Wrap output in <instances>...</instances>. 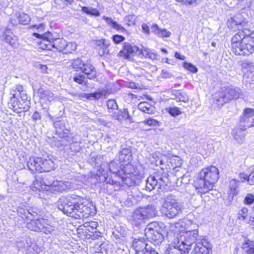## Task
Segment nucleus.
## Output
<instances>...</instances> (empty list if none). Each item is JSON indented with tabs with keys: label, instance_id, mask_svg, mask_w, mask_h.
<instances>
[{
	"label": "nucleus",
	"instance_id": "obj_1",
	"mask_svg": "<svg viewBox=\"0 0 254 254\" xmlns=\"http://www.w3.org/2000/svg\"><path fill=\"white\" fill-rule=\"evenodd\" d=\"M195 224L187 219L170 224L168 237L171 244L166 254H189L198 236Z\"/></svg>",
	"mask_w": 254,
	"mask_h": 254
},
{
	"label": "nucleus",
	"instance_id": "obj_2",
	"mask_svg": "<svg viewBox=\"0 0 254 254\" xmlns=\"http://www.w3.org/2000/svg\"><path fill=\"white\" fill-rule=\"evenodd\" d=\"M120 166L116 161H112L109 165L108 170L102 169V171H98L97 175L104 177L106 179L111 176L113 183L125 184L128 187L138 184L144 178V172L142 170L135 169L131 164H126L121 170Z\"/></svg>",
	"mask_w": 254,
	"mask_h": 254
},
{
	"label": "nucleus",
	"instance_id": "obj_3",
	"mask_svg": "<svg viewBox=\"0 0 254 254\" xmlns=\"http://www.w3.org/2000/svg\"><path fill=\"white\" fill-rule=\"evenodd\" d=\"M58 207L64 214L75 218H87L96 212L92 201L75 195L61 197L58 201Z\"/></svg>",
	"mask_w": 254,
	"mask_h": 254
},
{
	"label": "nucleus",
	"instance_id": "obj_4",
	"mask_svg": "<svg viewBox=\"0 0 254 254\" xmlns=\"http://www.w3.org/2000/svg\"><path fill=\"white\" fill-rule=\"evenodd\" d=\"M219 178V170L214 166L202 169L197 174L194 185L198 193L204 194L212 190Z\"/></svg>",
	"mask_w": 254,
	"mask_h": 254
},
{
	"label": "nucleus",
	"instance_id": "obj_5",
	"mask_svg": "<svg viewBox=\"0 0 254 254\" xmlns=\"http://www.w3.org/2000/svg\"><path fill=\"white\" fill-rule=\"evenodd\" d=\"M10 104L12 110L19 113L29 110V100L22 85H16L10 90Z\"/></svg>",
	"mask_w": 254,
	"mask_h": 254
},
{
	"label": "nucleus",
	"instance_id": "obj_6",
	"mask_svg": "<svg viewBox=\"0 0 254 254\" xmlns=\"http://www.w3.org/2000/svg\"><path fill=\"white\" fill-rule=\"evenodd\" d=\"M28 169L32 172H48L57 168L56 160L49 156L41 158L32 156L29 158L27 163Z\"/></svg>",
	"mask_w": 254,
	"mask_h": 254
},
{
	"label": "nucleus",
	"instance_id": "obj_7",
	"mask_svg": "<svg viewBox=\"0 0 254 254\" xmlns=\"http://www.w3.org/2000/svg\"><path fill=\"white\" fill-rule=\"evenodd\" d=\"M167 233L165 226L162 223L152 222L145 229L147 238L157 245L162 243Z\"/></svg>",
	"mask_w": 254,
	"mask_h": 254
},
{
	"label": "nucleus",
	"instance_id": "obj_8",
	"mask_svg": "<svg viewBox=\"0 0 254 254\" xmlns=\"http://www.w3.org/2000/svg\"><path fill=\"white\" fill-rule=\"evenodd\" d=\"M241 95V91L239 88L228 87L222 88L221 91L216 93L213 99L218 106H222L231 100L238 99Z\"/></svg>",
	"mask_w": 254,
	"mask_h": 254
},
{
	"label": "nucleus",
	"instance_id": "obj_9",
	"mask_svg": "<svg viewBox=\"0 0 254 254\" xmlns=\"http://www.w3.org/2000/svg\"><path fill=\"white\" fill-rule=\"evenodd\" d=\"M182 208V206L178 203L175 197L169 195L165 197L161 212L167 217L172 218L181 213Z\"/></svg>",
	"mask_w": 254,
	"mask_h": 254
},
{
	"label": "nucleus",
	"instance_id": "obj_10",
	"mask_svg": "<svg viewBox=\"0 0 254 254\" xmlns=\"http://www.w3.org/2000/svg\"><path fill=\"white\" fill-rule=\"evenodd\" d=\"M18 214L24 220L30 221L27 222V228L34 231H42L44 224H46V220L44 219H34V216L28 210L22 208H19L17 210Z\"/></svg>",
	"mask_w": 254,
	"mask_h": 254
},
{
	"label": "nucleus",
	"instance_id": "obj_11",
	"mask_svg": "<svg viewBox=\"0 0 254 254\" xmlns=\"http://www.w3.org/2000/svg\"><path fill=\"white\" fill-rule=\"evenodd\" d=\"M232 20L234 21V23L235 25L238 26L239 28V31L232 39V48L234 52L236 53L237 48L235 47V45L238 46L237 44H240L241 43V42L243 41V39L250 34V33L252 30L249 28H247L248 21L246 19L243 21L235 20L233 19Z\"/></svg>",
	"mask_w": 254,
	"mask_h": 254
},
{
	"label": "nucleus",
	"instance_id": "obj_12",
	"mask_svg": "<svg viewBox=\"0 0 254 254\" xmlns=\"http://www.w3.org/2000/svg\"><path fill=\"white\" fill-rule=\"evenodd\" d=\"M235 45L236 47L237 55H249L254 53V31L252 30L250 34L245 37L241 43Z\"/></svg>",
	"mask_w": 254,
	"mask_h": 254
},
{
	"label": "nucleus",
	"instance_id": "obj_13",
	"mask_svg": "<svg viewBox=\"0 0 254 254\" xmlns=\"http://www.w3.org/2000/svg\"><path fill=\"white\" fill-rule=\"evenodd\" d=\"M169 183L168 174L166 172H163L162 173L161 176L159 175L149 176L146 180V188L147 190L150 191L156 187L161 189L164 185L167 186Z\"/></svg>",
	"mask_w": 254,
	"mask_h": 254
},
{
	"label": "nucleus",
	"instance_id": "obj_14",
	"mask_svg": "<svg viewBox=\"0 0 254 254\" xmlns=\"http://www.w3.org/2000/svg\"><path fill=\"white\" fill-rule=\"evenodd\" d=\"M183 163L182 159L176 155H169L167 156L162 155L161 156L160 158H159L156 161L155 164L156 165H164L167 164L165 169H174L180 167Z\"/></svg>",
	"mask_w": 254,
	"mask_h": 254
},
{
	"label": "nucleus",
	"instance_id": "obj_15",
	"mask_svg": "<svg viewBox=\"0 0 254 254\" xmlns=\"http://www.w3.org/2000/svg\"><path fill=\"white\" fill-rule=\"evenodd\" d=\"M138 50V48L133 44L124 43L123 49L118 53V57L127 59L129 62H134L133 57Z\"/></svg>",
	"mask_w": 254,
	"mask_h": 254
},
{
	"label": "nucleus",
	"instance_id": "obj_16",
	"mask_svg": "<svg viewBox=\"0 0 254 254\" xmlns=\"http://www.w3.org/2000/svg\"><path fill=\"white\" fill-rule=\"evenodd\" d=\"M75 189L76 188L73 184L69 182H63L61 181H54L52 184L49 183L48 185V191L52 192H62L67 189Z\"/></svg>",
	"mask_w": 254,
	"mask_h": 254
},
{
	"label": "nucleus",
	"instance_id": "obj_17",
	"mask_svg": "<svg viewBox=\"0 0 254 254\" xmlns=\"http://www.w3.org/2000/svg\"><path fill=\"white\" fill-rule=\"evenodd\" d=\"M98 226V224L96 222H86L78 228V233L86 236V238H90L92 236V234L96 232Z\"/></svg>",
	"mask_w": 254,
	"mask_h": 254
},
{
	"label": "nucleus",
	"instance_id": "obj_18",
	"mask_svg": "<svg viewBox=\"0 0 254 254\" xmlns=\"http://www.w3.org/2000/svg\"><path fill=\"white\" fill-rule=\"evenodd\" d=\"M212 246L206 239H202L194 247V254H209L212 252Z\"/></svg>",
	"mask_w": 254,
	"mask_h": 254
},
{
	"label": "nucleus",
	"instance_id": "obj_19",
	"mask_svg": "<svg viewBox=\"0 0 254 254\" xmlns=\"http://www.w3.org/2000/svg\"><path fill=\"white\" fill-rule=\"evenodd\" d=\"M40 95V102L43 109H47L51 102L54 100L53 93L49 90H38Z\"/></svg>",
	"mask_w": 254,
	"mask_h": 254
},
{
	"label": "nucleus",
	"instance_id": "obj_20",
	"mask_svg": "<svg viewBox=\"0 0 254 254\" xmlns=\"http://www.w3.org/2000/svg\"><path fill=\"white\" fill-rule=\"evenodd\" d=\"M0 39L2 41L9 44L11 47L16 48L18 46V39L14 36L10 29H6L0 36Z\"/></svg>",
	"mask_w": 254,
	"mask_h": 254
},
{
	"label": "nucleus",
	"instance_id": "obj_21",
	"mask_svg": "<svg viewBox=\"0 0 254 254\" xmlns=\"http://www.w3.org/2000/svg\"><path fill=\"white\" fill-rule=\"evenodd\" d=\"M147 246V244L146 243L144 238L135 239L133 241L132 245V247L136 252L135 254H146V252H148L146 248Z\"/></svg>",
	"mask_w": 254,
	"mask_h": 254
},
{
	"label": "nucleus",
	"instance_id": "obj_22",
	"mask_svg": "<svg viewBox=\"0 0 254 254\" xmlns=\"http://www.w3.org/2000/svg\"><path fill=\"white\" fill-rule=\"evenodd\" d=\"M247 125L241 124L238 127H236L232 131V135L235 140L239 143H243L245 138L244 131L248 128Z\"/></svg>",
	"mask_w": 254,
	"mask_h": 254
},
{
	"label": "nucleus",
	"instance_id": "obj_23",
	"mask_svg": "<svg viewBox=\"0 0 254 254\" xmlns=\"http://www.w3.org/2000/svg\"><path fill=\"white\" fill-rule=\"evenodd\" d=\"M240 182L235 179H231L229 182V190L228 192V199L229 202L232 201L234 197L238 193V188Z\"/></svg>",
	"mask_w": 254,
	"mask_h": 254
},
{
	"label": "nucleus",
	"instance_id": "obj_24",
	"mask_svg": "<svg viewBox=\"0 0 254 254\" xmlns=\"http://www.w3.org/2000/svg\"><path fill=\"white\" fill-rule=\"evenodd\" d=\"M31 20L30 16L27 14L23 12L16 13L11 19V22L13 24H17L18 23L27 25L29 24Z\"/></svg>",
	"mask_w": 254,
	"mask_h": 254
},
{
	"label": "nucleus",
	"instance_id": "obj_25",
	"mask_svg": "<svg viewBox=\"0 0 254 254\" xmlns=\"http://www.w3.org/2000/svg\"><path fill=\"white\" fill-rule=\"evenodd\" d=\"M118 158L120 163H123L121 166L129 164V162L131 160V153L130 149L128 148L123 149L120 153Z\"/></svg>",
	"mask_w": 254,
	"mask_h": 254
},
{
	"label": "nucleus",
	"instance_id": "obj_26",
	"mask_svg": "<svg viewBox=\"0 0 254 254\" xmlns=\"http://www.w3.org/2000/svg\"><path fill=\"white\" fill-rule=\"evenodd\" d=\"M96 44L98 46V53L100 56H103L105 54H108L109 51V46L110 45L109 41L105 39H101L96 41Z\"/></svg>",
	"mask_w": 254,
	"mask_h": 254
},
{
	"label": "nucleus",
	"instance_id": "obj_27",
	"mask_svg": "<svg viewBox=\"0 0 254 254\" xmlns=\"http://www.w3.org/2000/svg\"><path fill=\"white\" fill-rule=\"evenodd\" d=\"M143 214L144 219L153 217L157 214V210L154 206L149 205L145 207L139 208Z\"/></svg>",
	"mask_w": 254,
	"mask_h": 254
},
{
	"label": "nucleus",
	"instance_id": "obj_28",
	"mask_svg": "<svg viewBox=\"0 0 254 254\" xmlns=\"http://www.w3.org/2000/svg\"><path fill=\"white\" fill-rule=\"evenodd\" d=\"M151 29L152 32L161 38H168L169 37L171 34V33L166 29L159 28L156 24L152 26Z\"/></svg>",
	"mask_w": 254,
	"mask_h": 254
},
{
	"label": "nucleus",
	"instance_id": "obj_29",
	"mask_svg": "<svg viewBox=\"0 0 254 254\" xmlns=\"http://www.w3.org/2000/svg\"><path fill=\"white\" fill-rule=\"evenodd\" d=\"M48 185H49V183L46 184L43 181L36 180L33 182L31 186V190L33 191H48Z\"/></svg>",
	"mask_w": 254,
	"mask_h": 254
},
{
	"label": "nucleus",
	"instance_id": "obj_30",
	"mask_svg": "<svg viewBox=\"0 0 254 254\" xmlns=\"http://www.w3.org/2000/svg\"><path fill=\"white\" fill-rule=\"evenodd\" d=\"M80 68L82 71L87 75V78L92 79L95 77L96 71L92 64H81Z\"/></svg>",
	"mask_w": 254,
	"mask_h": 254
},
{
	"label": "nucleus",
	"instance_id": "obj_31",
	"mask_svg": "<svg viewBox=\"0 0 254 254\" xmlns=\"http://www.w3.org/2000/svg\"><path fill=\"white\" fill-rule=\"evenodd\" d=\"M42 231L47 235H51L54 236H57L59 234L58 229L55 226L49 224L47 220H46V224H44Z\"/></svg>",
	"mask_w": 254,
	"mask_h": 254
},
{
	"label": "nucleus",
	"instance_id": "obj_32",
	"mask_svg": "<svg viewBox=\"0 0 254 254\" xmlns=\"http://www.w3.org/2000/svg\"><path fill=\"white\" fill-rule=\"evenodd\" d=\"M103 18L109 26H111L113 29H116L118 31L123 33L126 31L124 27L116 21H113L111 18L103 16Z\"/></svg>",
	"mask_w": 254,
	"mask_h": 254
},
{
	"label": "nucleus",
	"instance_id": "obj_33",
	"mask_svg": "<svg viewBox=\"0 0 254 254\" xmlns=\"http://www.w3.org/2000/svg\"><path fill=\"white\" fill-rule=\"evenodd\" d=\"M254 116V109L251 108H246L243 113V117L240 119V123H246V125L248 123V119Z\"/></svg>",
	"mask_w": 254,
	"mask_h": 254
},
{
	"label": "nucleus",
	"instance_id": "obj_34",
	"mask_svg": "<svg viewBox=\"0 0 254 254\" xmlns=\"http://www.w3.org/2000/svg\"><path fill=\"white\" fill-rule=\"evenodd\" d=\"M52 45L53 49H55L59 51H61L65 48L66 42L63 39L58 38L52 42Z\"/></svg>",
	"mask_w": 254,
	"mask_h": 254
},
{
	"label": "nucleus",
	"instance_id": "obj_35",
	"mask_svg": "<svg viewBox=\"0 0 254 254\" xmlns=\"http://www.w3.org/2000/svg\"><path fill=\"white\" fill-rule=\"evenodd\" d=\"M145 219L143 214L142 213L140 208L136 209L132 215V222H134L135 225L140 224Z\"/></svg>",
	"mask_w": 254,
	"mask_h": 254
},
{
	"label": "nucleus",
	"instance_id": "obj_36",
	"mask_svg": "<svg viewBox=\"0 0 254 254\" xmlns=\"http://www.w3.org/2000/svg\"><path fill=\"white\" fill-rule=\"evenodd\" d=\"M172 94L175 96L178 101L187 103L189 101L188 96L184 92L179 90L172 91Z\"/></svg>",
	"mask_w": 254,
	"mask_h": 254
},
{
	"label": "nucleus",
	"instance_id": "obj_37",
	"mask_svg": "<svg viewBox=\"0 0 254 254\" xmlns=\"http://www.w3.org/2000/svg\"><path fill=\"white\" fill-rule=\"evenodd\" d=\"M138 109L144 113L150 114L153 112V107L146 102H140L138 105Z\"/></svg>",
	"mask_w": 254,
	"mask_h": 254
},
{
	"label": "nucleus",
	"instance_id": "obj_38",
	"mask_svg": "<svg viewBox=\"0 0 254 254\" xmlns=\"http://www.w3.org/2000/svg\"><path fill=\"white\" fill-rule=\"evenodd\" d=\"M141 53L146 58H148L152 60L157 59L158 57L156 54L151 52L150 49L146 48H143L141 50Z\"/></svg>",
	"mask_w": 254,
	"mask_h": 254
},
{
	"label": "nucleus",
	"instance_id": "obj_39",
	"mask_svg": "<svg viewBox=\"0 0 254 254\" xmlns=\"http://www.w3.org/2000/svg\"><path fill=\"white\" fill-rule=\"evenodd\" d=\"M243 248L247 254H254V242L250 240L247 241L243 244Z\"/></svg>",
	"mask_w": 254,
	"mask_h": 254
},
{
	"label": "nucleus",
	"instance_id": "obj_40",
	"mask_svg": "<svg viewBox=\"0 0 254 254\" xmlns=\"http://www.w3.org/2000/svg\"><path fill=\"white\" fill-rule=\"evenodd\" d=\"M40 48L43 50H53V45L52 42L46 39H43L40 42Z\"/></svg>",
	"mask_w": 254,
	"mask_h": 254
},
{
	"label": "nucleus",
	"instance_id": "obj_41",
	"mask_svg": "<svg viewBox=\"0 0 254 254\" xmlns=\"http://www.w3.org/2000/svg\"><path fill=\"white\" fill-rule=\"evenodd\" d=\"M248 216V209L246 207H242L237 214V218L239 220L244 221Z\"/></svg>",
	"mask_w": 254,
	"mask_h": 254
},
{
	"label": "nucleus",
	"instance_id": "obj_42",
	"mask_svg": "<svg viewBox=\"0 0 254 254\" xmlns=\"http://www.w3.org/2000/svg\"><path fill=\"white\" fill-rule=\"evenodd\" d=\"M82 10L88 14H90L95 16H99L100 15L99 10L96 8L84 6L82 7Z\"/></svg>",
	"mask_w": 254,
	"mask_h": 254
},
{
	"label": "nucleus",
	"instance_id": "obj_43",
	"mask_svg": "<svg viewBox=\"0 0 254 254\" xmlns=\"http://www.w3.org/2000/svg\"><path fill=\"white\" fill-rule=\"evenodd\" d=\"M169 113L173 117H176L182 114V112L176 107H171L168 109Z\"/></svg>",
	"mask_w": 254,
	"mask_h": 254
},
{
	"label": "nucleus",
	"instance_id": "obj_44",
	"mask_svg": "<svg viewBox=\"0 0 254 254\" xmlns=\"http://www.w3.org/2000/svg\"><path fill=\"white\" fill-rule=\"evenodd\" d=\"M136 17L134 14H129L127 15L125 17V20L128 22V25H134L135 23Z\"/></svg>",
	"mask_w": 254,
	"mask_h": 254
},
{
	"label": "nucleus",
	"instance_id": "obj_45",
	"mask_svg": "<svg viewBox=\"0 0 254 254\" xmlns=\"http://www.w3.org/2000/svg\"><path fill=\"white\" fill-rule=\"evenodd\" d=\"M244 202L246 204H251L254 202V195L251 193H248L246 196Z\"/></svg>",
	"mask_w": 254,
	"mask_h": 254
},
{
	"label": "nucleus",
	"instance_id": "obj_46",
	"mask_svg": "<svg viewBox=\"0 0 254 254\" xmlns=\"http://www.w3.org/2000/svg\"><path fill=\"white\" fill-rule=\"evenodd\" d=\"M107 106L109 109L117 110L118 109L117 104L114 100H109L107 101Z\"/></svg>",
	"mask_w": 254,
	"mask_h": 254
},
{
	"label": "nucleus",
	"instance_id": "obj_47",
	"mask_svg": "<svg viewBox=\"0 0 254 254\" xmlns=\"http://www.w3.org/2000/svg\"><path fill=\"white\" fill-rule=\"evenodd\" d=\"M143 123L145 125H147L149 126L156 127L157 126H159V122L153 119H149L148 120H145L143 121Z\"/></svg>",
	"mask_w": 254,
	"mask_h": 254
},
{
	"label": "nucleus",
	"instance_id": "obj_48",
	"mask_svg": "<svg viewBox=\"0 0 254 254\" xmlns=\"http://www.w3.org/2000/svg\"><path fill=\"white\" fill-rule=\"evenodd\" d=\"M115 240L116 243L124 244L127 242V239L125 236H123L121 237L118 235L116 234L114 235Z\"/></svg>",
	"mask_w": 254,
	"mask_h": 254
},
{
	"label": "nucleus",
	"instance_id": "obj_49",
	"mask_svg": "<svg viewBox=\"0 0 254 254\" xmlns=\"http://www.w3.org/2000/svg\"><path fill=\"white\" fill-rule=\"evenodd\" d=\"M183 67L192 73H196L197 71V67L193 64H183Z\"/></svg>",
	"mask_w": 254,
	"mask_h": 254
},
{
	"label": "nucleus",
	"instance_id": "obj_50",
	"mask_svg": "<svg viewBox=\"0 0 254 254\" xmlns=\"http://www.w3.org/2000/svg\"><path fill=\"white\" fill-rule=\"evenodd\" d=\"M104 95H105V92L101 91L100 92H97L89 94L88 95V98L92 97L95 99H98L100 98Z\"/></svg>",
	"mask_w": 254,
	"mask_h": 254
},
{
	"label": "nucleus",
	"instance_id": "obj_51",
	"mask_svg": "<svg viewBox=\"0 0 254 254\" xmlns=\"http://www.w3.org/2000/svg\"><path fill=\"white\" fill-rule=\"evenodd\" d=\"M113 40L116 44H119L123 42L125 40V37L119 35H115L113 36Z\"/></svg>",
	"mask_w": 254,
	"mask_h": 254
},
{
	"label": "nucleus",
	"instance_id": "obj_52",
	"mask_svg": "<svg viewBox=\"0 0 254 254\" xmlns=\"http://www.w3.org/2000/svg\"><path fill=\"white\" fill-rule=\"evenodd\" d=\"M248 182L251 185H254V171L249 176Z\"/></svg>",
	"mask_w": 254,
	"mask_h": 254
},
{
	"label": "nucleus",
	"instance_id": "obj_53",
	"mask_svg": "<svg viewBox=\"0 0 254 254\" xmlns=\"http://www.w3.org/2000/svg\"><path fill=\"white\" fill-rule=\"evenodd\" d=\"M141 28H142L143 32L145 33L147 35H149L150 34V30H149V27L148 26V25L146 24H145V23L142 24L141 25Z\"/></svg>",
	"mask_w": 254,
	"mask_h": 254
},
{
	"label": "nucleus",
	"instance_id": "obj_54",
	"mask_svg": "<svg viewBox=\"0 0 254 254\" xmlns=\"http://www.w3.org/2000/svg\"><path fill=\"white\" fill-rule=\"evenodd\" d=\"M65 48L67 49H71L72 50L74 51L76 49V45L73 43H69L68 44L66 43Z\"/></svg>",
	"mask_w": 254,
	"mask_h": 254
},
{
	"label": "nucleus",
	"instance_id": "obj_55",
	"mask_svg": "<svg viewBox=\"0 0 254 254\" xmlns=\"http://www.w3.org/2000/svg\"><path fill=\"white\" fill-rule=\"evenodd\" d=\"M74 81L79 84H82L84 81V78L82 76H78L74 78Z\"/></svg>",
	"mask_w": 254,
	"mask_h": 254
},
{
	"label": "nucleus",
	"instance_id": "obj_56",
	"mask_svg": "<svg viewBox=\"0 0 254 254\" xmlns=\"http://www.w3.org/2000/svg\"><path fill=\"white\" fill-rule=\"evenodd\" d=\"M127 86L132 89H137L138 88V85L133 82H130L128 83Z\"/></svg>",
	"mask_w": 254,
	"mask_h": 254
},
{
	"label": "nucleus",
	"instance_id": "obj_57",
	"mask_svg": "<svg viewBox=\"0 0 254 254\" xmlns=\"http://www.w3.org/2000/svg\"><path fill=\"white\" fill-rule=\"evenodd\" d=\"M34 27H36L37 29H39V32H44L45 30V25L43 24H40L39 25H35Z\"/></svg>",
	"mask_w": 254,
	"mask_h": 254
},
{
	"label": "nucleus",
	"instance_id": "obj_58",
	"mask_svg": "<svg viewBox=\"0 0 254 254\" xmlns=\"http://www.w3.org/2000/svg\"><path fill=\"white\" fill-rule=\"evenodd\" d=\"M175 57L176 58L181 60H184L185 59V57L184 55H182L178 52H176L175 54Z\"/></svg>",
	"mask_w": 254,
	"mask_h": 254
},
{
	"label": "nucleus",
	"instance_id": "obj_59",
	"mask_svg": "<svg viewBox=\"0 0 254 254\" xmlns=\"http://www.w3.org/2000/svg\"><path fill=\"white\" fill-rule=\"evenodd\" d=\"M177 1H180L183 2L184 3H188V4H191L192 2H193L196 0H176Z\"/></svg>",
	"mask_w": 254,
	"mask_h": 254
},
{
	"label": "nucleus",
	"instance_id": "obj_60",
	"mask_svg": "<svg viewBox=\"0 0 254 254\" xmlns=\"http://www.w3.org/2000/svg\"><path fill=\"white\" fill-rule=\"evenodd\" d=\"M38 67L42 70V72H47V67L46 64H38Z\"/></svg>",
	"mask_w": 254,
	"mask_h": 254
},
{
	"label": "nucleus",
	"instance_id": "obj_61",
	"mask_svg": "<svg viewBox=\"0 0 254 254\" xmlns=\"http://www.w3.org/2000/svg\"><path fill=\"white\" fill-rule=\"evenodd\" d=\"M240 176L241 179L242 180V181H248L249 176H248L247 175H246L244 173H241L240 174Z\"/></svg>",
	"mask_w": 254,
	"mask_h": 254
},
{
	"label": "nucleus",
	"instance_id": "obj_62",
	"mask_svg": "<svg viewBox=\"0 0 254 254\" xmlns=\"http://www.w3.org/2000/svg\"><path fill=\"white\" fill-rule=\"evenodd\" d=\"M33 118L34 120H37V119H40V118L39 117V114L38 112H36L34 113V114L33 115Z\"/></svg>",
	"mask_w": 254,
	"mask_h": 254
},
{
	"label": "nucleus",
	"instance_id": "obj_63",
	"mask_svg": "<svg viewBox=\"0 0 254 254\" xmlns=\"http://www.w3.org/2000/svg\"><path fill=\"white\" fill-rule=\"evenodd\" d=\"M249 223L253 226V229L254 230V219L252 220L251 218L250 219L249 221Z\"/></svg>",
	"mask_w": 254,
	"mask_h": 254
},
{
	"label": "nucleus",
	"instance_id": "obj_64",
	"mask_svg": "<svg viewBox=\"0 0 254 254\" xmlns=\"http://www.w3.org/2000/svg\"><path fill=\"white\" fill-rule=\"evenodd\" d=\"M254 127V118L252 120L251 123L247 125V127Z\"/></svg>",
	"mask_w": 254,
	"mask_h": 254
}]
</instances>
